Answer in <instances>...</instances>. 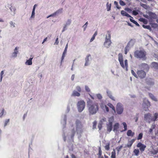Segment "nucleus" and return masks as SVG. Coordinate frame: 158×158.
Returning <instances> with one entry per match:
<instances>
[{
    "label": "nucleus",
    "mask_w": 158,
    "mask_h": 158,
    "mask_svg": "<svg viewBox=\"0 0 158 158\" xmlns=\"http://www.w3.org/2000/svg\"><path fill=\"white\" fill-rule=\"evenodd\" d=\"M87 106L90 115L95 114L99 110V106L97 102H93L90 99L87 101Z\"/></svg>",
    "instance_id": "nucleus-1"
},
{
    "label": "nucleus",
    "mask_w": 158,
    "mask_h": 158,
    "mask_svg": "<svg viewBox=\"0 0 158 158\" xmlns=\"http://www.w3.org/2000/svg\"><path fill=\"white\" fill-rule=\"evenodd\" d=\"M146 55L147 53L144 49L136 50L134 52L135 57L143 60L147 59Z\"/></svg>",
    "instance_id": "nucleus-2"
},
{
    "label": "nucleus",
    "mask_w": 158,
    "mask_h": 158,
    "mask_svg": "<svg viewBox=\"0 0 158 158\" xmlns=\"http://www.w3.org/2000/svg\"><path fill=\"white\" fill-rule=\"evenodd\" d=\"M158 117V114L155 113L154 114V116L152 117V114L150 113H148L145 114L144 116V120L148 123H150L151 121H155L156 120Z\"/></svg>",
    "instance_id": "nucleus-3"
},
{
    "label": "nucleus",
    "mask_w": 158,
    "mask_h": 158,
    "mask_svg": "<svg viewBox=\"0 0 158 158\" xmlns=\"http://www.w3.org/2000/svg\"><path fill=\"white\" fill-rule=\"evenodd\" d=\"M107 34L105 37V40L104 43V46L106 48H109L111 45L112 42L111 40V35L110 32L108 31Z\"/></svg>",
    "instance_id": "nucleus-4"
},
{
    "label": "nucleus",
    "mask_w": 158,
    "mask_h": 158,
    "mask_svg": "<svg viewBox=\"0 0 158 158\" xmlns=\"http://www.w3.org/2000/svg\"><path fill=\"white\" fill-rule=\"evenodd\" d=\"M118 60L121 67L124 69L125 68L127 69L128 67L127 60H125L124 61L125 64H124L123 61V56L121 53H119L118 54Z\"/></svg>",
    "instance_id": "nucleus-5"
},
{
    "label": "nucleus",
    "mask_w": 158,
    "mask_h": 158,
    "mask_svg": "<svg viewBox=\"0 0 158 158\" xmlns=\"http://www.w3.org/2000/svg\"><path fill=\"white\" fill-rule=\"evenodd\" d=\"M76 128L77 134H81L83 132V126L81 122L77 120L76 122Z\"/></svg>",
    "instance_id": "nucleus-6"
},
{
    "label": "nucleus",
    "mask_w": 158,
    "mask_h": 158,
    "mask_svg": "<svg viewBox=\"0 0 158 158\" xmlns=\"http://www.w3.org/2000/svg\"><path fill=\"white\" fill-rule=\"evenodd\" d=\"M78 111L81 112L84 109L85 106V102L83 100H80L78 102L77 104Z\"/></svg>",
    "instance_id": "nucleus-7"
},
{
    "label": "nucleus",
    "mask_w": 158,
    "mask_h": 158,
    "mask_svg": "<svg viewBox=\"0 0 158 158\" xmlns=\"http://www.w3.org/2000/svg\"><path fill=\"white\" fill-rule=\"evenodd\" d=\"M136 78H139L140 79L144 78L146 76V73L143 70H138L137 72Z\"/></svg>",
    "instance_id": "nucleus-8"
},
{
    "label": "nucleus",
    "mask_w": 158,
    "mask_h": 158,
    "mask_svg": "<svg viewBox=\"0 0 158 158\" xmlns=\"http://www.w3.org/2000/svg\"><path fill=\"white\" fill-rule=\"evenodd\" d=\"M123 108L122 104L118 103L116 106V112L118 114H121L123 111Z\"/></svg>",
    "instance_id": "nucleus-9"
},
{
    "label": "nucleus",
    "mask_w": 158,
    "mask_h": 158,
    "mask_svg": "<svg viewBox=\"0 0 158 158\" xmlns=\"http://www.w3.org/2000/svg\"><path fill=\"white\" fill-rule=\"evenodd\" d=\"M137 147L138 148H139L140 151L142 152H143L145 150V149L146 148V146L140 142H139L137 145Z\"/></svg>",
    "instance_id": "nucleus-10"
},
{
    "label": "nucleus",
    "mask_w": 158,
    "mask_h": 158,
    "mask_svg": "<svg viewBox=\"0 0 158 158\" xmlns=\"http://www.w3.org/2000/svg\"><path fill=\"white\" fill-rule=\"evenodd\" d=\"M146 84L148 85L151 86L154 84V82L152 79L150 78H147L146 80Z\"/></svg>",
    "instance_id": "nucleus-11"
},
{
    "label": "nucleus",
    "mask_w": 158,
    "mask_h": 158,
    "mask_svg": "<svg viewBox=\"0 0 158 158\" xmlns=\"http://www.w3.org/2000/svg\"><path fill=\"white\" fill-rule=\"evenodd\" d=\"M112 128V121H110V119L109 120V123L107 124V130L109 132H110Z\"/></svg>",
    "instance_id": "nucleus-12"
},
{
    "label": "nucleus",
    "mask_w": 158,
    "mask_h": 158,
    "mask_svg": "<svg viewBox=\"0 0 158 158\" xmlns=\"http://www.w3.org/2000/svg\"><path fill=\"white\" fill-rule=\"evenodd\" d=\"M98 156V158H104L103 156H102V151L100 147H99L98 148V153L97 154ZM105 158H109L108 156L106 155H104Z\"/></svg>",
    "instance_id": "nucleus-13"
},
{
    "label": "nucleus",
    "mask_w": 158,
    "mask_h": 158,
    "mask_svg": "<svg viewBox=\"0 0 158 158\" xmlns=\"http://www.w3.org/2000/svg\"><path fill=\"white\" fill-rule=\"evenodd\" d=\"M149 18L151 19H156L157 18V16L155 13L150 12L149 13Z\"/></svg>",
    "instance_id": "nucleus-14"
},
{
    "label": "nucleus",
    "mask_w": 158,
    "mask_h": 158,
    "mask_svg": "<svg viewBox=\"0 0 158 158\" xmlns=\"http://www.w3.org/2000/svg\"><path fill=\"white\" fill-rule=\"evenodd\" d=\"M140 67L146 71H148L149 69V67L148 64L146 63H142L140 65Z\"/></svg>",
    "instance_id": "nucleus-15"
},
{
    "label": "nucleus",
    "mask_w": 158,
    "mask_h": 158,
    "mask_svg": "<svg viewBox=\"0 0 158 158\" xmlns=\"http://www.w3.org/2000/svg\"><path fill=\"white\" fill-rule=\"evenodd\" d=\"M106 93L107 96L110 98L113 101H115L114 97L112 95L111 92V91L109 90H107L106 91Z\"/></svg>",
    "instance_id": "nucleus-16"
},
{
    "label": "nucleus",
    "mask_w": 158,
    "mask_h": 158,
    "mask_svg": "<svg viewBox=\"0 0 158 158\" xmlns=\"http://www.w3.org/2000/svg\"><path fill=\"white\" fill-rule=\"evenodd\" d=\"M121 13L123 16H126L128 18H133L130 15L123 10H122L121 11Z\"/></svg>",
    "instance_id": "nucleus-17"
},
{
    "label": "nucleus",
    "mask_w": 158,
    "mask_h": 158,
    "mask_svg": "<svg viewBox=\"0 0 158 158\" xmlns=\"http://www.w3.org/2000/svg\"><path fill=\"white\" fill-rule=\"evenodd\" d=\"M18 47H16L14 50V52L12 53V57H15L17 56V54L18 53Z\"/></svg>",
    "instance_id": "nucleus-18"
},
{
    "label": "nucleus",
    "mask_w": 158,
    "mask_h": 158,
    "mask_svg": "<svg viewBox=\"0 0 158 158\" xmlns=\"http://www.w3.org/2000/svg\"><path fill=\"white\" fill-rule=\"evenodd\" d=\"M135 139H131V141H128L127 144L126 145V147L129 148H130L131 146L133 143L135 141Z\"/></svg>",
    "instance_id": "nucleus-19"
},
{
    "label": "nucleus",
    "mask_w": 158,
    "mask_h": 158,
    "mask_svg": "<svg viewBox=\"0 0 158 158\" xmlns=\"http://www.w3.org/2000/svg\"><path fill=\"white\" fill-rule=\"evenodd\" d=\"M127 134L128 136L133 137L135 135V133L132 132L131 130H128Z\"/></svg>",
    "instance_id": "nucleus-20"
},
{
    "label": "nucleus",
    "mask_w": 158,
    "mask_h": 158,
    "mask_svg": "<svg viewBox=\"0 0 158 158\" xmlns=\"http://www.w3.org/2000/svg\"><path fill=\"white\" fill-rule=\"evenodd\" d=\"M152 66L155 69H158V63L156 62H152L151 64Z\"/></svg>",
    "instance_id": "nucleus-21"
},
{
    "label": "nucleus",
    "mask_w": 158,
    "mask_h": 158,
    "mask_svg": "<svg viewBox=\"0 0 158 158\" xmlns=\"http://www.w3.org/2000/svg\"><path fill=\"white\" fill-rule=\"evenodd\" d=\"M33 58H30V59L27 60L25 62V64L27 65H31L32 64V60Z\"/></svg>",
    "instance_id": "nucleus-22"
},
{
    "label": "nucleus",
    "mask_w": 158,
    "mask_h": 158,
    "mask_svg": "<svg viewBox=\"0 0 158 158\" xmlns=\"http://www.w3.org/2000/svg\"><path fill=\"white\" fill-rule=\"evenodd\" d=\"M62 9L61 8V9H59L57 11H56L55 13H53L51 15L47 17V18H48L51 16H54V15H56L57 14L59 13H61L62 12Z\"/></svg>",
    "instance_id": "nucleus-23"
},
{
    "label": "nucleus",
    "mask_w": 158,
    "mask_h": 158,
    "mask_svg": "<svg viewBox=\"0 0 158 158\" xmlns=\"http://www.w3.org/2000/svg\"><path fill=\"white\" fill-rule=\"evenodd\" d=\"M110 142L107 143L105 146V148L106 151H109L110 149Z\"/></svg>",
    "instance_id": "nucleus-24"
},
{
    "label": "nucleus",
    "mask_w": 158,
    "mask_h": 158,
    "mask_svg": "<svg viewBox=\"0 0 158 158\" xmlns=\"http://www.w3.org/2000/svg\"><path fill=\"white\" fill-rule=\"evenodd\" d=\"M119 127V124L118 123H116L114 126L113 131H117Z\"/></svg>",
    "instance_id": "nucleus-25"
},
{
    "label": "nucleus",
    "mask_w": 158,
    "mask_h": 158,
    "mask_svg": "<svg viewBox=\"0 0 158 158\" xmlns=\"http://www.w3.org/2000/svg\"><path fill=\"white\" fill-rule=\"evenodd\" d=\"M107 106H109L110 108H111L114 113L115 112V108L112 104L110 103H109L107 104Z\"/></svg>",
    "instance_id": "nucleus-26"
},
{
    "label": "nucleus",
    "mask_w": 158,
    "mask_h": 158,
    "mask_svg": "<svg viewBox=\"0 0 158 158\" xmlns=\"http://www.w3.org/2000/svg\"><path fill=\"white\" fill-rule=\"evenodd\" d=\"M111 158H116V152L115 149H113V151L111 152Z\"/></svg>",
    "instance_id": "nucleus-27"
},
{
    "label": "nucleus",
    "mask_w": 158,
    "mask_h": 158,
    "mask_svg": "<svg viewBox=\"0 0 158 158\" xmlns=\"http://www.w3.org/2000/svg\"><path fill=\"white\" fill-rule=\"evenodd\" d=\"M72 95L74 96L79 97L80 95V94L76 91L74 90L72 94Z\"/></svg>",
    "instance_id": "nucleus-28"
},
{
    "label": "nucleus",
    "mask_w": 158,
    "mask_h": 158,
    "mask_svg": "<svg viewBox=\"0 0 158 158\" xmlns=\"http://www.w3.org/2000/svg\"><path fill=\"white\" fill-rule=\"evenodd\" d=\"M149 96L154 101H157V99L155 97V96L153 95L152 94H150Z\"/></svg>",
    "instance_id": "nucleus-29"
},
{
    "label": "nucleus",
    "mask_w": 158,
    "mask_h": 158,
    "mask_svg": "<svg viewBox=\"0 0 158 158\" xmlns=\"http://www.w3.org/2000/svg\"><path fill=\"white\" fill-rule=\"evenodd\" d=\"M150 24L152 27L154 28H156L158 26L157 24L155 23H150Z\"/></svg>",
    "instance_id": "nucleus-30"
},
{
    "label": "nucleus",
    "mask_w": 158,
    "mask_h": 158,
    "mask_svg": "<svg viewBox=\"0 0 158 158\" xmlns=\"http://www.w3.org/2000/svg\"><path fill=\"white\" fill-rule=\"evenodd\" d=\"M75 133V131L73 129L72 130V134L71 135V138L73 140V137L74 136Z\"/></svg>",
    "instance_id": "nucleus-31"
},
{
    "label": "nucleus",
    "mask_w": 158,
    "mask_h": 158,
    "mask_svg": "<svg viewBox=\"0 0 158 158\" xmlns=\"http://www.w3.org/2000/svg\"><path fill=\"white\" fill-rule=\"evenodd\" d=\"M130 19L131 22L134 23L136 25V26L138 27L139 26V25L138 23L136 21H135L133 19H132L131 18H130Z\"/></svg>",
    "instance_id": "nucleus-32"
},
{
    "label": "nucleus",
    "mask_w": 158,
    "mask_h": 158,
    "mask_svg": "<svg viewBox=\"0 0 158 158\" xmlns=\"http://www.w3.org/2000/svg\"><path fill=\"white\" fill-rule=\"evenodd\" d=\"M129 47V45H128V44L125 47V49H124V52H125V54H127L128 51L129 50L128 48Z\"/></svg>",
    "instance_id": "nucleus-33"
},
{
    "label": "nucleus",
    "mask_w": 158,
    "mask_h": 158,
    "mask_svg": "<svg viewBox=\"0 0 158 158\" xmlns=\"http://www.w3.org/2000/svg\"><path fill=\"white\" fill-rule=\"evenodd\" d=\"M97 35V32L96 31L94 33L93 37L90 40V42H92L95 39V37Z\"/></svg>",
    "instance_id": "nucleus-34"
},
{
    "label": "nucleus",
    "mask_w": 158,
    "mask_h": 158,
    "mask_svg": "<svg viewBox=\"0 0 158 158\" xmlns=\"http://www.w3.org/2000/svg\"><path fill=\"white\" fill-rule=\"evenodd\" d=\"M140 5L141 6L144 8V9H147L149 8V6L147 5L146 4H144L143 3H141L140 4Z\"/></svg>",
    "instance_id": "nucleus-35"
},
{
    "label": "nucleus",
    "mask_w": 158,
    "mask_h": 158,
    "mask_svg": "<svg viewBox=\"0 0 158 158\" xmlns=\"http://www.w3.org/2000/svg\"><path fill=\"white\" fill-rule=\"evenodd\" d=\"M123 127L124 128V130L122 131H126L127 129V124L125 122H123Z\"/></svg>",
    "instance_id": "nucleus-36"
},
{
    "label": "nucleus",
    "mask_w": 158,
    "mask_h": 158,
    "mask_svg": "<svg viewBox=\"0 0 158 158\" xmlns=\"http://www.w3.org/2000/svg\"><path fill=\"white\" fill-rule=\"evenodd\" d=\"M142 27L144 28L147 29L148 30L151 29V27L150 25H142Z\"/></svg>",
    "instance_id": "nucleus-37"
},
{
    "label": "nucleus",
    "mask_w": 158,
    "mask_h": 158,
    "mask_svg": "<svg viewBox=\"0 0 158 158\" xmlns=\"http://www.w3.org/2000/svg\"><path fill=\"white\" fill-rule=\"evenodd\" d=\"M143 134L142 133H140L139 135L137 137V139L138 140H139V139H141L143 137Z\"/></svg>",
    "instance_id": "nucleus-38"
},
{
    "label": "nucleus",
    "mask_w": 158,
    "mask_h": 158,
    "mask_svg": "<svg viewBox=\"0 0 158 158\" xmlns=\"http://www.w3.org/2000/svg\"><path fill=\"white\" fill-rule=\"evenodd\" d=\"M123 148V146L121 145L119 146L118 147L116 148V149L118 151V153L120 151L121 149Z\"/></svg>",
    "instance_id": "nucleus-39"
},
{
    "label": "nucleus",
    "mask_w": 158,
    "mask_h": 158,
    "mask_svg": "<svg viewBox=\"0 0 158 158\" xmlns=\"http://www.w3.org/2000/svg\"><path fill=\"white\" fill-rule=\"evenodd\" d=\"M139 152V151L138 149H135L134 151V152L136 156L138 155Z\"/></svg>",
    "instance_id": "nucleus-40"
},
{
    "label": "nucleus",
    "mask_w": 158,
    "mask_h": 158,
    "mask_svg": "<svg viewBox=\"0 0 158 158\" xmlns=\"http://www.w3.org/2000/svg\"><path fill=\"white\" fill-rule=\"evenodd\" d=\"M140 19L141 21L143 22V23L145 24H146L147 23V22L144 19L141 18Z\"/></svg>",
    "instance_id": "nucleus-41"
},
{
    "label": "nucleus",
    "mask_w": 158,
    "mask_h": 158,
    "mask_svg": "<svg viewBox=\"0 0 158 158\" xmlns=\"http://www.w3.org/2000/svg\"><path fill=\"white\" fill-rule=\"evenodd\" d=\"M119 3L122 6H124L126 5L125 3L122 0H120Z\"/></svg>",
    "instance_id": "nucleus-42"
},
{
    "label": "nucleus",
    "mask_w": 158,
    "mask_h": 158,
    "mask_svg": "<svg viewBox=\"0 0 158 158\" xmlns=\"http://www.w3.org/2000/svg\"><path fill=\"white\" fill-rule=\"evenodd\" d=\"M108 2H107V3L106 4L107 10L108 11H109L110 10L111 4H110V5H108Z\"/></svg>",
    "instance_id": "nucleus-43"
},
{
    "label": "nucleus",
    "mask_w": 158,
    "mask_h": 158,
    "mask_svg": "<svg viewBox=\"0 0 158 158\" xmlns=\"http://www.w3.org/2000/svg\"><path fill=\"white\" fill-rule=\"evenodd\" d=\"M106 105H105V104H102L101 105V108L104 110L105 111V106H106Z\"/></svg>",
    "instance_id": "nucleus-44"
},
{
    "label": "nucleus",
    "mask_w": 158,
    "mask_h": 158,
    "mask_svg": "<svg viewBox=\"0 0 158 158\" xmlns=\"http://www.w3.org/2000/svg\"><path fill=\"white\" fill-rule=\"evenodd\" d=\"M131 73L135 77H137V73L136 74L134 71L133 70H131Z\"/></svg>",
    "instance_id": "nucleus-45"
},
{
    "label": "nucleus",
    "mask_w": 158,
    "mask_h": 158,
    "mask_svg": "<svg viewBox=\"0 0 158 158\" xmlns=\"http://www.w3.org/2000/svg\"><path fill=\"white\" fill-rule=\"evenodd\" d=\"M85 90L87 92H90V89L87 86H85Z\"/></svg>",
    "instance_id": "nucleus-46"
},
{
    "label": "nucleus",
    "mask_w": 158,
    "mask_h": 158,
    "mask_svg": "<svg viewBox=\"0 0 158 158\" xmlns=\"http://www.w3.org/2000/svg\"><path fill=\"white\" fill-rule=\"evenodd\" d=\"M76 89L79 92H81V89L79 86H77L76 87Z\"/></svg>",
    "instance_id": "nucleus-47"
},
{
    "label": "nucleus",
    "mask_w": 158,
    "mask_h": 158,
    "mask_svg": "<svg viewBox=\"0 0 158 158\" xmlns=\"http://www.w3.org/2000/svg\"><path fill=\"white\" fill-rule=\"evenodd\" d=\"M97 125V122L96 121H94L93 123V128L94 129L96 128Z\"/></svg>",
    "instance_id": "nucleus-48"
},
{
    "label": "nucleus",
    "mask_w": 158,
    "mask_h": 158,
    "mask_svg": "<svg viewBox=\"0 0 158 158\" xmlns=\"http://www.w3.org/2000/svg\"><path fill=\"white\" fill-rule=\"evenodd\" d=\"M132 14L136 16L138 14V13L137 11L134 10L132 11Z\"/></svg>",
    "instance_id": "nucleus-49"
},
{
    "label": "nucleus",
    "mask_w": 158,
    "mask_h": 158,
    "mask_svg": "<svg viewBox=\"0 0 158 158\" xmlns=\"http://www.w3.org/2000/svg\"><path fill=\"white\" fill-rule=\"evenodd\" d=\"M88 24V23L87 22L85 23V25H83V27H84V31H85V29H86V28L87 27Z\"/></svg>",
    "instance_id": "nucleus-50"
},
{
    "label": "nucleus",
    "mask_w": 158,
    "mask_h": 158,
    "mask_svg": "<svg viewBox=\"0 0 158 158\" xmlns=\"http://www.w3.org/2000/svg\"><path fill=\"white\" fill-rule=\"evenodd\" d=\"M97 98L99 99H101L102 98V95L100 94H97Z\"/></svg>",
    "instance_id": "nucleus-51"
},
{
    "label": "nucleus",
    "mask_w": 158,
    "mask_h": 158,
    "mask_svg": "<svg viewBox=\"0 0 158 158\" xmlns=\"http://www.w3.org/2000/svg\"><path fill=\"white\" fill-rule=\"evenodd\" d=\"M71 23V20L70 19H69L67 21L65 25H66V26H67V25H70V24Z\"/></svg>",
    "instance_id": "nucleus-52"
},
{
    "label": "nucleus",
    "mask_w": 158,
    "mask_h": 158,
    "mask_svg": "<svg viewBox=\"0 0 158 158\" xmlns=\"http://www.w3.org/2000/svg\"><path fill=\"white\" fill-rule=\"evenodd\" d=\"M114 4L116 5V8L118 9L120 8V7L118 6V3L116 1L114 2Z\"/></svg>",
    "instance_id": "nucleus-53"
},
{
    "label": "nucleus",
    "mask_w": 158,
    "mask_h": 158,
    "mask_svg": "<svg viewBox=\"0 0 158 158\" xmlns=\"http://www.w3.org/2000/svg\"><path fill=\"white\" fill-rule=\"evenodd\" d=\"M90 56V54L87 55L85 59V61L89 62V57Z\"/></svg>",
    "instance_id": "nucleus-54"
},
{
    "label": "nucleus",
    "mask_w": 158,
    "mask_h": 158,
    "mask_svg": "<svg viewBox=\"0 0 158 158\" xmlns=\"http://www.w3.org/2000/svg\"><path fill=\"white\" fill-rule=\"evenodd\" d=\"M65 54H66L65 53H64V52L62 54V57H61V62L64 60V58L65 57Z\"/></svg>",
    "instance_id": "nucleus-55"
},
{
    "label": "nucleus",
    "mask_w": 158,
    "mask_h": 158,
    "mask_svg": "<svg viewBox=\"0 0 158 158\" xmlns=\"http://www.w3.org/2000/svg\"><path fill=\"white\" fill-rule=\"evenodd\" d=\"M68 47V44H67L66 45L64 50L63 52L64 53H66L67 52Z\"/></svg>",
    "instance_id": "nucleus-56"
},
{
    "label": "nucleus",
    "mask_w": 158,
    "mask_h": 158,
    "mask_svg": "<svg viewBox=\"0 0 158 158\" xmlns=\"http://www.w3.org/2000/svg\"><path fill=\"white\" fill-rule=\"evenodd\" d=\"M4 112V109H3L2 110L1 113H0V117L1 118L2 117V116L3 115Z\"/></svg>",
    "instance_id": "nucleus-57"
},
{
    "label": "nucleus",
    "mask_w": 158,
    "mask_h": 158,
    "mask_svg": "<svg viewBox=\"0 0 158 158\" xmlns=\"http://www.w3.org/2000/svg\"><path fill=\"white\" fill-rule=\"evenodd\" d=\"M147 105V107L148 108V107H150V103L149 101L148 100H147V103L146 104Z\"/></svg>",
    "instance_id": "nucleus-58"
},
{
    "label": "nucleus",
    "mask_w": 158,
    "mask_h": 158,
    "mask_svg": "<svg viewBox=\"0 0 158 158\" xmlns=\"http://www.w3.org/2000/svg\"><path fill=\"white\" fill-rule=\"evenodd\" d=\"M35 13L34 11H32L31 15V18H34L35 16Z\"/></svg>",
    "instance_id": "nucleus-59"
},
{
    "label": "nucleus",
    "mask_w": 158,
    "mask_h": 158,
    "mask_svg": "<svg viewBox=\"0 0 158 158\" xmlns=\"http://www.w3.org/2000/svg\"><path fill=\"white\" fill-rule=\"evenodd\" d=\"M4 74V71H2L1 72V81H2V75H3V74Z\"/></svg>",
    "instance_id": "nucleus-60"
},
{
    "label": "nucleus",
    "mask_w": 158,
    "mask_h": 158,
    "mask_svg": "<svg viewBox=\"0 0 158 158\" xmlns=\"http://www.w3.org/2000/svg\"><path fill=\"white\" fill-rule=\"evenodd\" d=\"M59 43V41H58V38L57 37L56 40V42L55 43H54V44H58Z\"/></svg>",
    "instance_id": "nucleus-61"
},
{
    "label": "nucleus",
    "mask_w": 158,
    "mask_h": 158,
    "mask_svg": "<svg viewBox=\"0 0 158 158\" xmlns=\"http://www.w3.org/2000/svg\"><path fill=\"white\" fill-rule=\"evenodd\" d=\"M105 106V111L106 110L107 112H108L109 111V109L108 107L106 106Z\"/></svg>",
    "instance_id": "nucleus-62"
},
{
    "label": "nucleus",
    "mask_w": 158,
    "mask_h": 158,
    "mask_svg": "<svg viewBox=\"0 0 158 158\" xmlns=\"http://www.w3.org/2000/svg\"><path fill=\"white\" fill-rule=\"evenodd\" d=\"M9 119H7L6 120L5 123V126H6L7 123H9Z\"/></svg>",
    "instance_id": "nucleus-63"
},
{
    "label": "nucleus",
    "mask_w": 158,
    "mask_h": 158,
    "mask_svg": "<svg viewBox=\"0 0 158 158\" xmlns=\"http://www.w3.org/2000/svg\"><path fill=\"white\" fill-rule=\"evenodd\" d=\"M98 128L99 129V130H101V129L102 128V124H101V123H100V124H98Z\"/></svg>",
    "instance_id": "nucleus-64"
}]
</instances>
